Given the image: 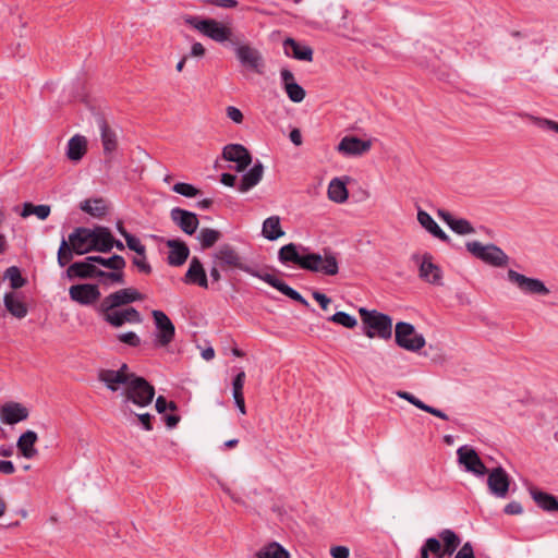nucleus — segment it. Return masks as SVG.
Listing matches in <instances>:
<instances>
[{
    "mask_svg": "<svg viewBox=\"0 0 558 558\" xmlns=\"http://www.w3.org/2000/svg\"><path fill=\"white\" fill-rule=\"evenodd\" d=\"M213 262L219 264L221 270L225 272L241 270L265 281L291 300L299 302L306 307L310 306V303L296 290L288 286L284 281L278 279L271 274L262 272L246 264L245 258L240 254L238 248L229 243H223L218 246V248L213 254Z\"/></svg>",
    "mask_w": 558,
    "mask_h": 558,
    "instance_id": "nucleus-1",
    "label": "nucleus"
},
{
    "mask_svg": "<svg viewBox=\"0 0 558 558\" xmlns=\"http://www.w3.org/2000/svg\"><path fill=\"white\" fill-rule=\"evenodd\" d=\"M278 259L282 264L292 263L302 269L322 272L326 276H335L339 271L338 260L333 254L325 253V255L322 256L318 253H308L301 255L294 243H289L280 247Z\"/></svg>",
    "mask_w": 558,
    "mask_h": 558,
    "instance_id": "nucleus-2",
    "label": "nucleus"
},
{
    "mask_svg": "<svg viewBox=\"0 0 558 558\" xmlns=\"http://www.w3.org/2000/svg\"><path fill=\"white\" fill-rule=\"evenodd\" d=\"M122 411L124 415L135 414L130 403L144 408L151 403L155 396V388L145 378L138 377L123 386Z\"/></svg>",
    "mask_w": 558,
    "mask_h": 558,
    "instance_id": "nucleus-3",
    "label": "nucleus"
},
{
    "mask_svg": "<svg viewBox=\"0 0 558 558\" xmlns=\"http://www.w3.org/2000/svg\"><path fill=\"white\" fill-rule=\"evenodd\" d=\"M183 20L185 24L216 43L223 44L230 41L235 45L233 41V29L228 24L215 19H202L194 15H186Z\"/></svg>",
    "mask_w": 558,
    "mask_h": 558,
    "instance_id": "nucleus-4",
    "label": "nucleus"
},
{
    "mask_svg": "<svg viewBox=\"0 0 558 558\" xmlns=\"http://www.w3.org/2000/svg\"><path fill=\"white\" fill-rule=\"evenodd\" d=\"M363 323V333L368 338L378 337L388 340L392 336V319L389 315L365 307L359 310Z\"/></svg>",
    "mask_w": 558,
    "mask_h": 558,
    "instance_id": "nucleus-5",
    "label": "nucleus"
},
{
    "mask_svg": "<svg viewBox=\"0 0 558 558\" xmlns=\"http://www.w3.org/2000/svg\"><path fill=\"white\" fill-rule=\"evenodd\" d=\"M466 250L477 259L494 267H504L508 264V255L495 244H482L478 241H470Z\"/></svg>",
    "mask_w": 558,
    "mask_h": 558,
    "instance_id": "nucleus-6",
    "label": "nucleus"
},
{
    "mask_svg": "<svg viewBox=\"0 0 558 558\" xmlns=\"http://www.w3.org/2000/svg\"><path fill=\"white\" fill-rule=\"evenodd\" d=\"M97 312L113 328H120L125 324L138 325L143 322L141 313L132 306L104 311L102 306L98 305Z\"/></svg>",
    "mask_w": 558,
    "mask_h": 558,
    "instance_id": "nucleus-7",
    "label": "nucleus"
},
{
    "mask_svg": "<svg viewBox=\"0 0 558 558\" xmlns=\"http://www.w3.org/2000/svg\"><path fill=\"white\" fill-rule=\"evenodd\" d=\"M396 343L408 351L417 352L425 347V338L416 332L415 327L407 322H399L395 329Z\"/></svg>",
    "mask_w": 558,
    "mask_h": 558,
    "instance_id": "nucleus-8",
    "label": "nucleus"
},
{
    "mask_svg": "<svg viewBox=\"0 0 558 558\" xmlns=\"http://www.w3.org/2000/svg\"><path fill=\"white\" fill-rule=\"evenodd\" d=\"M145 295L135 288H123L105 296L99 305L104 311L126 306L134 302L144 301Z\"/></svg>",
    "mask_w": 558,
    "mask_h": 558,
    "instance_id": "nucleus-9",
    "label": "nucleus"
},
{
    "mask_svg": "<svg viewBox=\"0 0 558 558\" xmlns=\"http://www.w3.org/2000/svg\"><path fill=\"white\" fill-rule=\"evenodd\" d=\"M136 374L130 372L128 364L123 363L119 369H100L98 372V380L104 383L105 386L116 392L120 389V386H124L128 383L138 378Z\"/></svg>",
    "mask_w": 558,
    "mask_h": 558,
    "instance_id": "nucleus-10",
    "label": "nucleus"
},
{
    "mask_svg": "<svg viewBox=\"0 0 558 558\" xmlns=\"http://www.w3.org/2000/svg\"><path fill=\"white\" fill-rule=\"evenodd\" d=\"M151 315L156 327L154 339L155 347H167L174 339L175 327L162 311L154 310Z\"/></svg>",
    "mask_w": 558,
    "mask_h": 558,
    "instance_id": "nucleus-11",
    "label": "nucleus"
},
{
    "mask_svg": "<svg viewBox=\"0 0 558 558\" xmlns=\"http://www.w3.org/2000/svg\"><path fill=\"white\" fill-rule=\"evenodd\" d=\"M239 62L257 74H263L265 61L262 52L250 44H236L234 48Z\"/></svg>",
    "mask_w": 558,
    "mask_h": 558,
    "instance_id": "nucleus-12",
    "label": "nucleus"
},
{
    "mask_svg": "<svg viewBox=\"0 0 558 558\" xmlns=\"http://www.w3.org/2000/svg\"><path fill=\"white\" fill-rule=\"evenodd\" d=\"M507 276L509 281L517 284L523 293L535 295L549 294V289L537 278L526 277L513 269H509Z\"/></svg>",
    "mask_w": 558,
    "mask_h": 558,
    "instance_id": "nucleus-13",
    "label": "nucleus"
},
{
    "mask_svg": "<svg viewBox=\"0 0 558 558\" xmlns=\"http://www.w3.org/2000/svg\"><path fill=\"white\" fill-rule=\"evenodd\" d=\"M457 454L459 463L462 464L468 472L476 476H483L488 473L487 468L474 448L462 446L457 450Z\"/></svg>",
    "mask_w": 558,
    "mask_h": 558,
    "instance_id": "nucleus-14",
    "label": "nucleus"
},
{
    "mask_svg": "<svg viewBox=\"0 0 558 558\" xmlns=\"http://www.w3.org/2000/svg\"><path fill=\"white\" fill-rule=\"evenodd\" d=\"M222 158L235 163V171L243 172L252 163V156L241 144H228L222 148Z\"/></svg>",
    "mask_w": 558,
    "mask_h": 558,
    "instance_id": "nucleus-15",
    "label": "nucleus"
},
{
    "mask_svg": "<svg viewBox=\"0 0 558 558\" xmlns=\"http://www.w3.org/2000/svg\"><path fill=\"white\" fill-rule=\"evenodd\" d=\"M69 295L72 301L85 306L95 304L101 296L98 286L92 283L71 286Z\"/></svg>",
    "mask_w": 558,
    "mask_h": 558,
    "instance_id": "nucleus-16",
    "label": "nucleus"
},
{
    "mask_svg": "<svg viewBox=\"0 0 558 558\" xmlns=\"http://www.w3.org/2000/svg\"><path fill=\"white\" fill-rule=\"evenodd\" d=\"M487 486L492 495L506 498L510 487V476L502 466L494 468L487 477Z\"/></svg>",
    "mask_w": 558,
    "mask_h": 558,
    "instance_id": "nucleus-17",
    "label": "nucleus"
},
{
    "mask_svg": "<svg viewBox=\"0 0 558 558\" xmlns=\"http://www.w3.org/2000/svg\"><path fill=\"white\" fill-rule=\"evenodd\" d=\"M372 145V140H362L356 136L347 135L339 142L337 150L343 156H361L367 153Z\"/></svg>",
    "mask_w": 558,
    "mask_h": 558,
    "instance_id": "nucleus-18",
    "label": "nucleus"
},
{
    "mask_svg": "<svg viewBox=\"0 0 558 558\" xmlns=\"http://www.w3.org/2000/svg\"><path fill=\"white\" fill-rule=\"evenodd\" d=\"M29 411L20 402H5L0 408V420L3 424L14 425L28 418Z\"/></svg>",
    "mask_w": 558,
    "mask_h": 558,
    "instance_id": "nucleus-19",
    "label": "nucleus"
},
{
    "mask_svg": "<svg viewBox=\"0 0 558 558\" xmlns=\"http://www.w3.org/2000/svg\"><path fill=\"white\" fill-rule=\"evenodd\" d=\"M418 272L422 280L435 286L442 284V271L439 266L433 263V256L429 253L423 255Z\"/></svg>",
    "mask_w": 558,
    "mask_h": 558,
    "instance_id": "nucleus-20",
    "label": "nucleus"
},
{
    "mask_svg": "<svg viewBox=\"0 0 558 558\" xmlns=\"http://www.w3.org/2000/svg\"><path fill=\"white\" fill-rule=\"evenodd\" d=\"M76 255H83L92 252V229L78 227L69 235L66 240Z\"/></svg>",
    "mask_w": 558,
    "mask_h": 558,
    "instance_id": "nucleus-21",
    "label": "nucleus"
},
{
    "mask_svg": "<svg viewBox=\"0 0 558 558\" xmlns=\"http://www.w3.org/2000/svg\"><path fill=\"white\" fill-rule=\"evenodd\" d=\"M98 128L104 155L111 156L119 147L118 134L104 118L98 120Z\"/></svg>",
    "mask_w": 558,
    "mask_h": 558,
    "instance_id": "nucleus-22",
    "label": "nucleus"
},
{
    "mask_svg": "<svg viewBox=\"0 0 558 558\" xmlns=\"http://www.w3.org/2000/svg\"><path fill=\"white\" fill-rule=\"evenodd\" d=\"M170 216L172 221L186 234L192 235L198 227L197 216L192 211L175 207L171 210Z\"/></svg>",
    "mask_w": 558,
    "mask_h": 558,
    "instance_id": "nucleus-23",
    "label": "nucleus"
},
{
    "mask_svg": "<svg viewBox=\"0 0 558 558\" xmlns=\"http://www.w3.org/2000/svg\"><path fill=\"white\" fill-rule=\"evenodd\" d=\"M183 282L186 284H196L201 288H208V279L202 262L193 257L190 262L187 271L184 275Z\"/></svg>",
    "mask_w": 558,
    "mask_h": 558,
    "instance_id": "nucleus-24",
    "label": "nucleus"
},
{
    "mask_svg": "<svg viewBox=\"0 0 558 558\" xmlns=\"http://www.w3.org/2000/svg\"><path fill=\"white\" fill-rule=\"evenodd\" d=\"M114 238L106 227H97L92 230V251L108 253L113 248Z\"/></svg>",
    "mask_w": 558,
    "mask_h": 558,
    "instance_id": "nucleus-25",
    "label": "nucleus"
},
{
    "mask_svg": "<svg viewBox=\"0 0 558 558\" xmlns=\"http://www.w3.org/2000/svg\"><path fill=\"white\" fill-rule=\"evenodd\" d=\"M99 269L87 257L83 262H75L71 264L66 270V275L70 279H95L98 277Z\"/></svg>",
    "mask_w": 558,
    "mask_h": 558,
    "instance_id": "nucleus-26",
    "label": "nucleus"
},
{
    "mask_svg": "<svg viewBox=\"0 0 558 558\" xmlns=\"http://www.w3.org/2000/svg\"><path fill=\"white\" fill-rule=\"evenodd\" d=\"M167 245L170 248L167 257L168 264L170 266L183 265L190 255V250L187 245L179 240H169L167 242Z\"/></svg>",
    "mask_w": 558,
    "mask_h": 558,
    "instance_id": "nucleus-27",
    "label": "nucleus"
},
{
    "mask_svg": "<svg viewBox=\"0 0 558 558\" xmlns=\"http://www.w3.org/2000/svg\"><path fill=\"white\" fill-rule=\"evenodd\" d=\"M438 217L445 221L448 227L458 234H470L474 232V228L466 219H456L449 211L445 209L437 210Z\"/></svg>",
    "mask_w": 558,
    "mask_h": 558,
    "instance_id": "nucleus-28",
    "label": "nucleus"
},
{
    "mask_svg": "<svg viewBox=\"0 0 558 558\" xmlns=\"http://www.w3.org/2000/svg\"><path fill=\"white\" fill-rule=\"evenodd\" d=\"M38 436L34 430H26L17 439V450L24 458L33 459L38 454V450L35 448Z\"/></svg>",
    "mask_w": 558,
    "mask_h": 558,
    "instance_id": "nucleus-29",
    "label": "nucleus"
},
{
    "mask_svg": "<svg viewBox=\"0 0 558 558\" xmlns=\"http://www.w3.org/2000/svg\"><path fill=\"white\" fill-rule=\"evenodd\" d=\"M529 493L535 504L544 511H558V499L554 495L538 490L535 487H530Z\"/></svg>",
    "mask_w": 558,
    "mask_h": 558,
    "instance_id": "nucleus-30",
    "label": "nucleus"
},
{
    "mask_svg": "<svg viewBox=\"0 0 558 558\" xmlns=\"http://www.w3.org/2000/svg\"><path fill=\"white\" fill-rule=\"evenodd\" d=\"M417 220L420 225L435 238L442 242H450V238L442 231V229L437 225V222L428 213L420 209L417 213Z\"/></svg>",
    "mask_w": 558,
    "mask_h": 558,
    "instance_id": "nucleus-31",
    "label": "nucleus"
},
{
    "mask_svg": "<svg viewBox=\"0 0 558 558\" xmlns=\"http://www.w3.org/2000/svg\"><path fill=\"white\" fill-rule=\"evenodd\" d=\"M87 151V140L76 134L68 142L66 156L72 161H80Z\"/></svg>",
    "mask_w": 558,
    "mask_h": 558,
    "instance_id": "nucleus-32",
    "label": "nucleus"
},
{
    "mask_svg": "<svg viewBox=\"0 0 558 558\" xmlns=\"http://www.w3.org/2000/svg\"><path fill=\"white\" fill-rule=\"evenodd\" d=\"M397 396L403 400H407L409 403L413 404L414 407H416L417 409H420L422 411H425V412H427L434 416H437L441 420H445V421L449 420L448 415L444 411L424 403L422 400H420L414 395H412L408 391L399 390V391H397Z\"/></svg>",
    "mask_w": 558,
    "mask_h": 558,
    "instance_id": "nucleus-33",
    "label": "nucleus"
},
{
    "mask_svg": "<svg viewBox=\"0 0 558 558\" xmlns=\"http://www.w3.org/2000/svg\"><path fill=\"white\" fill-rule=\"evenodd\" d=\"M262 234L265 239L269 241H275L283 236L284 231L282 230L280 225V217L270 216L266 218L263 222Z\"/></svg>",
    "mask_w": 558,
    "mask_h": 558,
    "instance_id": "nucleus-34",
    "label": "nucleus"
},
{
    "mask_svg": "<svg viewBox=\"0 0 558 558\" xmlns=\"http://www.w3.org/2000/svg\"><path fill=\"white\" fill-rule=\"evenodd\" d=\"M328 197L335 203H344L348 199L347 182L335 177L328 185Z\"/></svg>",
    "mask_w": 558,
    "mask_h": 558,
    "instance_id": "nucleus-35",
    "label": "nucleus"
},
{
    "mask_svg": "<svg viewBox=\"0 0 558 558\" xmlns=\"http://www.w3.org/2000/svg\"><path fill=\"white\" fill-rule=\"evenodd\" d=\"M97 279L99 283L106 288L113 286H123L125 284L124 268L111 271H105L99 269Z\"/></svg>",
    "mask_w": 558,
    "mask_h": 558,
    "instance_id": "nucleus-36",
    "label": "nucleus"
},
{
    "mask_svg": "<svg viewBox=\"0 0 558 558\" xmlns=\"http://www.w3.org/2000/svg\"><path fill=\"white\" fill-rule=\"evenodd\" d=\"M283 47L286 53L289 54L288 49L291 48L293 58L303 61H312L313 60V50L308 46H301L293 38H287L283 41Z\"/></svg>",
    "mask_w": 558,
    "mask_h": 558,
    "instance_id": "nucleus-37",
    "label": "nucleus"
},
{
    "mask_svg": "<svg viewBox=\"0 0 558 558\" xmlns=\"http://www.w3.org/2000/svg\"><path fill=\"white\" fill-rule=\"evenodd\" d=\"M87 260H90L94 265L98 264L105 268L110 270H120L121 268H125L126 262L121 255H112L108 258L102 257L100 255H92L87 256Z\"/></svg>",
    "mask_w": 558,
    "mask_h": 558,
    "instance_id": "nucleus-38",
    "label": "nucleus"
},
{
    "mask_svg": "<svg viewBox=\"0 0 558 558\" xmlns=\"http://www.w3.org/2000/svg\"><path fill=\"white\" fill-rule=\"evenodd\" d=\"M3 302L8 312L14 317L21 319L27 315L28 310L26 304L23 301L16 299L13 293H5Z\"/></svg>",
    "mask_w": 558,
    "mask_h": 558,
    "instance_id": "nucleus-39",
    "label": "nucleus"
},
{
    "mask_svg": "<svg viewBox=\"0 0 558 558\" xmlns=\"http://www.w3.org/2000/svg\"><path fill=\"white\" fill-rule=\"evenodd\" d=\"M257 558H290L289 551L278 542L264 545L257 553Z\"/></svg>",
    "mask_w": 558,
    "mask_h": 558,
    "instance_id": "nucleus-40",
    "label": "nucleus"
},
{
    "mask_svg": "<svg viewBox=\"0 0 558 558\" xmlns=\"http://www.w3.org/2000/svg\"><path fill=\"white\" fill-rule=\"evenodd\" d=\"M438 536L439 539L442 541L444 551H446L448 556H451L461 544L459 535L453 530L444 529L439 532Z\"/></svg>",
    "mask_w": 558,
    "mask_h": 558,
    "instance_id": "nucleus-41",
    "label": "nucleus"
},
{
    "mask_svg": "<svg viewBox=\"0 0 558 558\" xmlns=\"http://www.w3.org/2000/svg\"><path fill=\"white\" fill-rule=\"evenodd\" d=\"M81 209L94 217H101L107 213V206L101 198L85 201L82 203Z\"/></svg>",
    "mask_w": 558,
    "mask_h": 558,
    "instance_id": "nucleus-42",
    "label": "nucleus"
},
{
    "mask_svg": "<svg viewBox=\"0 0 558 558\" xmlns=\"http://www.w3.org/2000/svg\"><path fill=\"white\" fill-rule=\"evenodd\" d=\"M221 238V233L218 230L211 228H203L201 229L197 239L201 242L202 248L206 250L213 247L216 242H218Z\"/></svg>",
    "mask_w": 558,
    "mask_h": 558,
    "instance_id": "nucleus-43",
    "label": "nucleus"
},
{
    "mask_svg": "<svg viewBox=\"0 0 558 558\" xmlns=\"http://www.w3.org/2000/svg\"><path fill=\"white\" fill-rule=\"evenodd\" d=\"M31 215H36L40 220H45L50 215V206L25 203L23 206L22 216L28 217Z\"/></svg>",
    "mask_w": 558,
    "mask_h": 558,
    "instance_id": "nucleus-44",
    "label": "nucleus"
},
{
    "mask_svg": "<svg viewBox=\"0 0 558 558\" xmlns=\"http://www.w3.org/2000/svg\"><path fill=\"white\" fill-rule=\"evenodd\" d=\"M4 278L10 280L12 289H20L26 283V279L23 278L20 268L16 266L9 267L4 272Z\"/></svg>",
    "mask_w": 558,
    "mask_h": 558,
    "instance_id": "nucleus-45",
    "label": "nucleus"
},
{
    "mask_svg": "<svg viewBox=\"0 0 558 558\" xmlns=\"http://www.w3.org/2000/svg\"><path fill=\"white\" fill-rule=\"evenodd\" d=\"M73 254L75 253L72 250V246L64 238H62L57 256L60 267L68 265L72 260Z\"/></svg>",
    "mask_w": 558,
    "mask_h": 558,
    "instance_id": "nucleus-46",
    "label": "nucleus"
},
{
    "mask_svg": "<svg viewBox=\"0 0 558 558\" xmlns=\"http://www.w3.org/2000/svg\"><path fill=\"white\" fill-rule=\"evenodd\" d=\"M425 549L433 555L434 558H444L445 556H448L444 548V546L440 543L439 538L436 537H428L424 545Z\"/></svg>",
    "mask_w": 558,
    "mask_h": 558,
    "instance_id": "nucleus-47",
    "label": "nucleus"
},
{
    "mask_svg": "<svg viewBox=\"0 0 558 558\" xmlns=\"http://www.w3.org/2000/svg\"><path fill=\"white\" fill-rule=\"evenodd\" d=\"M328 319L349 329H352L357 325L356 318L345 312H336Z\"/></svg>",
    "mask_w": 558,
    "mask_h": 558,
    "instance_id": "nucleus-48",
    "label": "nucleus"
},
{
    "mask_svg": "<svg viewBox=\"0 0 558 558\" xmlns=\"http://www.w3.org/2000/svg\"><path fill=\"white\" fill-rule=\"evenodd\" d=\"M284 90L289 97V99L293 102H301L305 98L304 88L298 83H290L284 87Z\"/></svg>",
    "mask_w": 558,
    "mask_h": 558,
    "instance_id": "nucleus-49",
    "label": "nucleus"
},
{
    "mask_svg": "<svg viewBox=\"0 0 558 558\" xmlns=\"http://www.w3.org/2000/svg\"><path fill=\"white\" fill-rule=\"evenodd\" d=\"M124 239L126 241V245L131 251H134L140 256H144L146 253V247L142 244L141 240L133 234H124Z\"/></svg>",
    "mask_w": 558,
    "mask_h": 558,
    "instance_id": "nucleus-50",
    "label": "nucleus"
},
{
    "mask_svg": "<svg viewBox=\"0 0 558 558\" xmlns=\"http://www.w3.org/2000/svg\"><path fill=\"white\" fill-rule=\"evenodd\" d=\"M245 381V373L244 371H240L232 381V395L233 398L243 397V387Z\"/></svg>",
    "mask_w": 558,
    "mask_h": 558,
    "instance_id": "nucleus-51",
    "label": "nucleus"
},
{
    "mask_svg": "<svg viewBox=\"0 0 558 558\" xmlns=\"http://www.w3.org/2000/svg\"><path fill=\"white\" fill-rule=\"evenodd\" d=\"M173 191L178 194L185 196V197H194L198 193V190L195 186H193L192 184H189V183H183V182L175 183L173 186Z\"/></svg>",
    "mask_w": 558,
    "mask_h": 558,
    "instance_id": "nucleus-52",
    "label": "nucleus"
},
{
    "mask_svg": "<svg viewBox=\"0 0 558 558\" xmlns=\"http://www.w3.org/2000/svg\"><path fill=\"white\" fill-rule=\"evenodd\" d=\"M118 340L130 347L136 348L141 344L140 337L134 331L123 332L117 336Z\"/></svg>",
    "mask_w": 558,
    "mask_h": 558,
    "instance_id": "nucleus-53",
    "label": "nucleus"
},
{
    "mask_svg": "<svg viewBox=\"0 0 558 558\" xmlns=\"http://www.w3.org/2000/svg\"><path fill=\"white\" fill-rule=\"evenodd\" d=\"M263 177H241L238 190L242 193L250 191L257 185Z\"/></svg>",
    "mask_w": 558,
    "mask_h": 558,
    "instance_id": "nucleus-54",
    "label": "nucleus"
},
{
    "mask_svg": "<svg viewBox=\"0 0 558 558\" xmlns=\"http://www.w3.org/2000/svg\"><path fill=\"white\" fill-rule=\"evenodd\" d=\"M529 118L534 124L538 125L539 128H547L558 133V122L534 116H530Z\"/></svg>",
    "mask_w": 558,
    "mask_h": 558,
    "instance_id": "nucleus-55",
    "label": "nucleus"
},
{
    "mask_svg": "<svg viewBox=\"0 0 558 558\" xmlns=\"http://www.w3.org/2000/svg\"><path fill=\"white\" fill-rule=\"evenodd\" d=\"M133 265L141 271V272H144L146 275L150 274L151 272V266L149 265V263L146 260V254L144 256H141V257H134L133 258Z\"/></svg>",
    "mask_w": 558,
    "mask_h": 558,
    "instance_id": "nucleus-56",
    "label": "nucleus"
},
{
    "mask_svg": "<svg viewBox=\"0 0 558 558\" xmlns=\"http://www.w3.org/2000/svg\"><path fill=\"white\" fill-rule=\"evenodd\" d=\"M226 112H227V117L234 123L241 124L243 122L244 117H243L242 111L239 108H236L234 106H229V107H227Z\"/></svg>",
    "mask_w": 558,
    "mask_h": 558,
    "instance_id": "nucleus-57",
    "label": "nucleus"
},
{
    "mask_svg": "<svg viewBox=\"0 0 558 558\" xmlns=\"http://www.w3.org/2000/svg\"><path fill=\"white\" fill-rule=\"evenodd\" d=\"M454 558H475L473 546L470 542H466L457 551Z\"/></svg>",
    "mask_w": 558,
    "mask_h": 558,
    "instance_id": "nucleus-58",
    "label": "nucleus"
},
{
    "mask_svg": "<svg viewBox=\"0 0 558 558\" xmlns=\"http://www.w3.org/2000/svg\"><path fill=\"white\" fill-rule=\"evenodd\" d=\"M204 3L213 4L223 9H232L238 5L236 0H202Z\"/></svg>",
    "mask_w": 558,
    "mask_h": 558,
    "instance_id": "nucleus-59",
    "label": "nucleus"
},
{
    "mask_svg": "<svg viewBox=\"0 0 558 558\" xmlns=\"http://www.w3.org/2000/svg\"><path fill=\"white\" fill-rule=\"evenodd\" d=\"M138 421L141 422L143 428L147 432H150L153 430V423H151V420H153V415H150L149 413H135L134 414Z\"/></svg>",
    "mask_w": 558,
    "mask_h": 558,
    "instance_id": "nucleus-60",
    "label": "nucleus"
},
{
    "mask_svg": "<svg viewBox=\"0 0 558 558\" xmlns=\"http://www.w3.org/2000/svg\"><path fill=\"white\" fill-rule=\"evenodd\" d=\"M330 555L332 558H348L350 550L347 546H333L330 549Z\"/></svg>",
    "mask_w": 558,
    "mask_h": 558,
    "instance_id": "nucleus-61",
    "label": "nucleus"
},
{
    "mask_svg": "<svg viewBox=\"0 0 558 558\" xmlns=\"http://www.w3.org/2000/svg\"><path fill=\"white\" fill-rule=\"evenodd\" d=\"M313 298L316 302H318L320 307L325 311L328 308L329 304L331 303V299L319 291H314Z\"/></svg>",
    "mask_w": 558,
    "mask_h": 558,
    "instance_id": "nucleus-62",
    "label": "nucleus"
},
{
    "mask_svg": "<svg viewBox=\"0 0 558 558\" xmlns=\"http://www.w3.org/2000/svg\"><path fill=\"white\" fill-rule=\"evenodd\" d=\"M206 54V49L202 43H194L191 47L189 57L201 59Z\"/></svg>",
    "mask_w": 558,
    "mask_h": 558,
    "instance_id": "nucleus-63",
    "label": "nucleus"
},
{
    "mask_svg": "<svg viewBox=\"0 0 558 558\" xmlns=\"http://www.w3.org/2000/svg\"><path fill=\"white\" fill-rule=\"evenodd\" d=\"M504 511L507 514L515 515L521 514L523 512V508L520 502L511 501L508 505H506Z\"/></svg>",
    "mask_w": 558,
    "mask_h": 558,
    "instance_id": "nucleus-64",
    "label": "nucleus"
}]
</instances>
